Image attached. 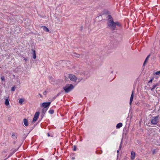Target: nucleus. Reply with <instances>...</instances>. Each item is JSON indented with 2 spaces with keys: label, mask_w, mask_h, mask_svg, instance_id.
<instances>
[{
  "label": "nucleus",
  "mask_w": 160,
  "mask_h": 160,
  "mask_svg": "<svg viewBox=\"0 0 160 160\" xmlns=\"http://www.w3.org/2000/svg\"><path fill=\"white\" fill-rule=\"evenodd\" d=\"M153 153L154 154L155 152V150H153L152 151Z\"/></svg>",
  "instance_id": "nucleus-25"
},
{
  "label": "nucleus",
  "mask_w": 160,
  "mask_h": 160,
  "mask_svg": "<svg viewBox=\"0 0 160 160\" xmlns=\"http://www.w3.org/2000/svg\"><path fill=\"white\" fill-rule=\"evenodd\" d=\"M9 97L5 99V105L7 106H9L10 103L9 101Z\"/></svg>",
  "instance_id": "nucleus-8"
},
{
  "label": "nucleus",
  "mask_w": 160,
  "mask_h": 160,
  "mask_svg": "<svg viewBox=\"0 0 160 160\" xmlns=\"http://www.w3.org/2000/svg\"><path fill=\"white\" fill-rule=\"evenodd\" d=\"M159 119V116L153 117L152 119V124H156L158 122Z\"/></svg>",
  "instance_id": "nucleus-3"
},
{
  "label": "nucleus",
  "mask_w": 160,
  "mask_h": 160,
  "mask_svg": "<svg viewBox=\"0 0 160 160\" xmlns=\"http://www.w3.org/2000/svg\"><path fill=\"white\" fill-rule=\"evenodd\" d=\"M108 17H109V18H111V16H108Z\"/></svg>",
  "instance_id": "nucleus-30"
},
{
  "label": "nucleus",
  "mask_w": 160,
  "mask_h": 160,
  "mask_svg": "<svg viewBox=\"0 0 160 160\" xmlns=\"http://www.w3.org/2000/svg\"><path fill=\"white\" fill-rule=\"evenodd\" d=\"M48 136H50V135H49V134H48Z\"/></svg>",
  "instance_id": "nucleus-33"
},
{
  "label": "nucleus",
  "mask_w": 160,
  "mask_h": 160,
  "mask_svg": "<svg viewBox=\"0 0 160 160\" xmlns=\"http://www.w3.org/2000/svg\"><path fill=\"white\" fill-rule=\"evenodd\" d=\"M119 152V150H118L117 151V153H118V152Z\"/></svg>",
  "instance_id": "nucleus-31"
},
{
  "label": "nucleus",
  "mask_w": 160,
  "mask_h": 160,
  "mask_svg": "<svg viewBox=\"0 0 160 160\" xmlns=\"http://www.w3.org/2000/svg\"><path fill=\"white\" fill-rule=\"evenodd\" d=\"M11 90L12 91H15V88L14 87H12V88H11Z\"/></svg>",
  "instance_id": "nucleus-21"
},
{
  "label": "nucleus",
  "mask_w": 160,
  "mask_h": 160,
  "mask_svg": "<svg viewBox=\"0 0 160 160\" xmlns=\"http://www.w3.org/2000/svg\"><path fill=\"white\" fill-rule=\"evenodd\" d=\"M108 27L112 30H114L117 28V27H120L121 24L118 22H114L111 19L109 20L108 23Z\"/></svg>",
  "instance_id": "nucleus-1"
},
{
  "label": "nucleus",
  "mask_w": 160,
  "mask_h": 160,
  "mask_svg": "<svg viewBox=\"0 0 160 160\" xmlns=\"http://www.w3.org/2000/svg\"><path fill=\"white\" fill-rule=\"evenodd\" d=\"M41 28H42L43 30L46 32H48L49 31L48 29L45 26H42Z\"/></svg>",
  "instance_id": "nucleus-10"
},
{
  "label": "nucleus",
  "mask_w": 160,
  "mask_h": 160,
  "mask_svg": "<svg viewBox=\"0 0 160 160\" xmlns=\"http://www.w3.org/2000/svg\"><path fill=\"white\" fill-rule=\"evenodd\" d=\"M39 95L40 96V97H41V98H42V95H41V94H39Z\"/></svg>",
  "instance_id": "nucleus-26"
},
{
  "label": "nucleus",
  "mask_w": 160,
  "mask_h": 160,
  "mask_svg": "<svg viewBox=\"0 0 160 160\" xmlns=\"http://www.w3.org/2000/svg\"><path fill=\"white\" fill-rule=\"evenodd\" d=\"M39 115V112H36L34 115V117L33 119V122H35L38 119V117Z\"/></svg>",
  "instance_id": "nucleus-5"
},
{
  "label": "nucleus",
  "mask_w": 160,
  "mask_h": 160,
  "mask_svg": "<svg viewBox=\"0 0 160 160\" xmlns=\"http://www.w3.org/2000/svg\"><path fill=\"white\" fill-rule=\"evenodd\" d=\"M38 160H44L43 159H38Z\"/></svg>",
  "instance_id": "nucleus-29"
},
{
  "label": "nucleus",
  "mask_w": 160,
  "mask_h": 160,
  "mask_svg": "<svg viewBox=\"0 0 160 160\" xmlns=\"http://www.w3.org/2000/svg\"><path fill=\"white\" fill-rule=\"evenodd\" d=\"M49 112L51 114H52L54 113V111L53 110H50L49 111Z\"/></svg>",
  "instance_id": "nucleus-17"
},
{
  "label": "nucleus",
  "mask_w": 160,
  "mask_h": 160,
  "mask_svg": "<svg viewBox=\"0 0 160 160\" xmlns=\"http://www.w3.org/2000/svg\"><path fill=\"white\" fill-rule=\"evenodd\" d=\"M32 54L33 55V58L34 59H35L36 58V52L35 50L32 49Z\"/></svg>",
  "instance_id": "nucleus-11"
},
{
  "label": "nucleus",
  "mask_w": 160,
  "mask_h": 160,
  "mask_svg": "<svg viewBox=\"0 0 160 160\" xmlns=\"http://www.w3.org/2000/svg\"><path fill=\"white\" fill-rule=\"evenodd\" d=\"M155 74L157 75H158L160 74V71L156 72L155 73Z\"/></svg>",
  "instance_id": "nucleus-19"
},
{
  "label": "nucleus",
  "mask_w": 160,
  "mask_h": 160,
  "mask_svg": "<svg viewBox=\"0 0 160 160\" xmlns=\"http://www.w3.org/2000/svg\"><path fill=\"white\" fill-rule=\"evenodd\" d=\"M12 137H14L15 136V133H12Z\"/></svg>",
  "instance_id": "nucleus-23"
},
{
  "label": "nucleus",
  "mask_w": 160,
  "mask_h": 160,
  "mask_svg": "<svg viewBox=\"0 0 160 160\" xmlns=\"http://www.w3.org/2000/svg\"><path fill=\"white\" fill-rule=\"evenodd\" d=\"M51 102H45L42 103L41 104V107H43L44 108H47V107H49Z\"/></svg>",
  "instance_id": "nucleus-6"
},
{
  "label": "nucleus",
  "mask_w": 160,
  "mask_h": 160,
  "mask_svg": "<svg viewBox=\"0 0 160 160\" xmlns=\"http://www.w3.org/2000/svg\"><path fill=\"white\" fill-rule=\"evenodd\" d=\"M135 153L134 152L132 151L131 153V158L132 160H133L135 157Z\"/></svg>",
  "instance_id": "nucleus-9"
},
{
  "label": "nucleus",
  "mask_w": 160,
  "mask_h": 160,
  "mask_svg": "<svg viewBox=\"0 0 160 160\" xmlns=\"http://www.w3.org/2000/svg\"><path fill=\"white\" fill-rule=\"evenodd\" d=\"M158 84H155V85H153L152 88L151 89V90L152 91L153 89H154L157 86H158Z\"/></svg>",
  "instance_id": "nucleus-14"
},
{
  "label": "nucleus",
  "mask_w": 160,
  "mask_h": 160,
  "mask_svg": "<svg viewBox=\"0 0 160 160\" xmlns=\"http://www.w3.org/2000/svg\"><path fill=\"white\" fill-rule=\"evenodd\" d=\"M150 56V55H148V57H147V58H146V59L145 60V61H144V62L143 63V65H144L145 63L146 62H147V61L148 60V58Z\"/></svg>",
  "instance_id": "nucleus-16"
},
{
  "label": "nucleus",
  "mask_w": 160,
  "mask_h": 160,
  "mask_svg": "<svg viewBox=\"0 0 160 160\" xmlns=\"http://www.w3.org/2000/svg\"><path fill=\"white\" fill-rule=\"evenodd\" d=\"M23 101H24L23 99L21 98L19 100V102L20 104H22V102H23Z\"/></svg>",
  "instance_id": "nucleus-15"
},
{
  "label": "nucleus",
  "mask_w": 160,
  "mask_h": 160,
  "mask_svg": "<svg viewBox=\"0 0 160 160\" xmlns=\"http://www.w3.org/2000/svg\"><path fill=\"white\" fill-rule=\"evenodd\" d=\"M134 92L133 91H132V94L131 96L130 102H129V104L131 105L132 102L133 101V97H134Z\"/></svg>",
  "instance_id": "nucleus-7"
},
{
  "label": "nucleus",
  "mask_w": 160,
  "mask_h": 160,
  "mask_svg": "<svg viewBox=\"0 0 160 160\" xmlns=\"http://www.w3.org/2000/svg\"><path fill=\"white\" fill-rule=\"evenodd\" d=\"M69 77L70 80L74 82H76V80L77 79V77L73 74H69Z\"/></svg>",
  "instance_id": "nucleus-4"
},
{
  "label": "nucleus",
  "mask_w": 160,
  "mask_h": 160,
  "mask_svg": "<svg viewBox=\"0 0 160 160\" xmlns=\"http://www.w3.org/2000/svg\"><path fill=\"white\" fill-rule=\"evenodd\" d=\"M152 79H151L149 81V82H152Z\"/></svg>",
  "instance_id": "nucleus-27"
},
{
  "label": "nucleus",
  "mask_w": 160,
  "mask_h": 160,
  "mask_svg": "<svg viewBox=\"0 0 160 160\" xmlns=\"http://www.w3.org/2000/svg\"><path fill=\"white\" fill-rule=\"evenodd\" d=\"M23 122L24 125L26 126H27L28 125V122L27 120L26 119H23Z\"/></svg>",
  "instance_id": "nucleus-13"
},
{
  "label": "nucleus",
  "mask_w": 160,
  "mask_h": 160,
  "mask_svg": "<svg viewBox=\"0 0 160 160\" xmlns=\"http://www.w3.org/2000/svg\"><path fill=\"white\" fill-rule=\"evenodd\" d=\"M24 59L26 61L27 60V59L25 58H24Z\"/></svg>",
  "instance_id": "nucleus-28"
},
{
  "label": "nucleus",
  "mask_w": 160,
  "mask_h": 160,
  "mask_svg": "<svg viewBox=\"0 0 160 160\" xmlns=\"http://www.w3.org/2000/svg\"><path fill=\"white\" fill-rule=\"evenodd\" d=\"M74 87L72 84H67L63 88L66 92H68L71 91L74 88Z\"/></svg>",
  "instance_id": "nucleus-2"
},
{
  "label": "nucleus",
  "mask_w": 160,
  "mask_h": 160,
  "mask_svg": "<svg viewBox=\"0 0 160 160\" xmlns=\"http://www.w3.org/2000/svg\"><path fill=\"white\" fill-rule=\"evenodd\" d=\"M1 78L2 81H4L5 80V78L4 76H2Z\"/></svg>",
  "instance_id": "nucleus-20"
},
{
  "label": "nucleus",
  "mask_w": 160,
  "mask_h": 160,
  "mask_svg": "<svg viewBox=\"0 0 160 160\" xmlns=\"http://www.w3.org/2000/svg\"><path fill=\"white\" fill-rule=\"evenodd\" d=\"M122 126V124L121 122L119 123H118L116 126V128L117 129L119 128Z\"/></svg>",
  "instance_id": "nucleus-12"
},
{
  "label": "nucleus",
  "mask_w": 160,
  "mask_h": 160,
  "mask_svg": "<svg viewBox=\"0 0 160 160\" xmlns=\"http://www.w3.org/2000/svg\"><path fill=\"white\" fill-rule=\"evenodd\" d=\"M121 147H122V142H121V144L119 146V150L121 149Z\"/></svg>",
  "instance_id": "nucleus-22"
},
{
  "label": "nucleus",
  "mask_w": 160,
  "mask_h": 160,
  "mask_svg": "<svg viewBox=\"0 0 160 160\" xmlns=\"http://www.w3.org/2000/svg\"><path fill=\"white\" fill-rule=\"evenodd\" d=\"M46 93V92H44V93H43L44 94H45Z\"/></svg>",
  "instance_id": "nucleus-32"
},
{
  "label": "nucleus",
  "mask_w": 160,
  "mask_h": 160,
  "mask_svg": "<svg viewBox=\"0 0 160 160\" xmlns=\"http://www.w3.org/2000/svg\"><path fill=\"white\" fill-rule=\"evenodd\" d=\"M73 150L75 151L76 150V148L75 146H74V148L73 149Z\"/></svg>",
  "instance_id": "nucleus-24"
},
{
  "label": "nucleus",
  "mask_w": 160,
  "mask_h": 160,
  "mask_svg": "<svg viewBox=\"0 0 160 160\" xmlns=\"http://www.w3.org/2000/svg\"><path fill=\"white\" fill-rule=\"evenodd\" d=\"M74 55H73L74 56L76 57H79V55L78 54H77L76 53H74Z\"/></svg>",
  "instance_id": "nucleus-18"
}]
</instances>
